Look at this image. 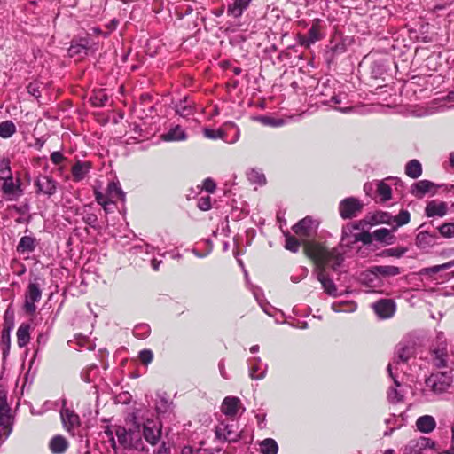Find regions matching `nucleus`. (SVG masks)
<instances>
[{
    "label": "nucleus",
    "instance_id": "f257e3e1",
    "mask_svg": "<svg viewBox=\"0 0 454 454\" xmlns=\"http://www.w3.org/2000/svg\"><path fill=\"white\" fill-rule=\"evenodd\" d=\"M305 253L315 261L317 266V278L321 283L325 292L330 296H337V286L326 276L325 267L336 270L344 260L342 254L337 248L328 249L315 242H308L305 245Z\"/></svg>",
    "mask_w": 454,
    "mask_h": 454
},
{
    "label": "nucleus",
    "instance_id": "f03ea898",
    "mask_svg": "<svg viewBox=\"0 0 454 454\" xmlns=\"http://www.w3.org/2000/svg\"><path fill=\"white\" fill-rule=\"evenodd\" d=\"M133 427L126 428L117 426L114 428V434L119 444L125 450H134L143 451L145 450L141 434V425L137 421V417H133Z\"/></svg>",
    "mask_w": 454,
    "mask_h": 454
},
{
    "label": "nucleus",
    "instance_id": "7ed1b4c3",
    "mask_svg": "<svg viewBox=\"0 0 454 454\" xmlns=\"http://www.w3.org/2000/svg\"><path fill=\"white\" fill-rule=\"evenodd\" d=\"M453 382V377L450 372H439L432 373L426 380V387L435 395H441L448 391Z\"/></svg>",
    "mask_w": 454,
    "mask_h": 454
},
{
    "label": "nucleus",
    "instance_id": "20e7f679",
    "mask_svg": "<svg viewBox=\"0 0 454 454\" xmlns=\"http://www.w3.org/2000/svg\"><path fill=\"white\" fill-rule=\"evenodd\" d=\"M42 297V290L38 284L29 283L26 295L24 309L27 313L33 314L36 309L35 302L39 301Z\"/></svg>",
    "mask_w": 454,
    "mask_h": 454
},
{
    "label": "nucleus",
    "instance_id": "39448f33",
    "mask_svg": "<svg viewBox=\"0 0 454 454\" xmlns=\"http://www.w3.org/2000/svg\"><path fill=\"white\" fill-rule=\"evenodd\" d=\"M363 208L360 201L353 197L347 198L340 201L339 206L340 215L343 219L355 217Z\"/></svg>",
    "mask_w": 454,
    "mask_h": 454
},
{
    "label": "nucleus",
    "instance_id": "423d86ee",
    "mask_svg": "<svg viewBox=\"0 0 454 454\" xmlns=\"http://www.w3.org/2000/svg\"><path fill=\"white\" fill-rule=\"evenodd\" d=\"M434 446L435 442L433 440L421 436L409 442L405 446L404 454H423V450L433 449Z\"/></svg>",
    "mask_w": 454,
    "mask_h": 454
},
{
    "label": "nucleus",
    "instance_id": "0eeeda50",
    "mask_svg": "<svg viewBox=\"0 0 454 454\" xmlns=\"http://www.w3.org/2000/svg\"><path fill=\"white\" fill-rule=\"evenodd\" d=\"M66 404V399H62L63 408L60 411L62 424L69 433L74 434V430L80 426V418L74 411L65 408Z\"/></svg>",
    "mask_w": 454,
    "mask_h": 454
},
{
    "label": "nucleus",
    "instance_id": "6e6552de",
    "mask_svg": "<svg viewBox=\"0 0 454 454\" xmlns=\"http://www.w3.org/2000/svg\"><path fill=\"white\" fill-rule=\"evenodd\" d=\"M141 434L148 443L155 445L158 442L161 433L154 420L147 419L143 423Z\"/></svg>",
    "mask_w": 454,
    "mask_h": 454
},
{
    "label": "nucleus",
    "instance_id": "1a4fd4ad",
    "mask_svg": "<svg viewBox=\"0 0 454 454\" xmlns=\"http://www.w3.org/2000/svg\"><path fill=\"white\" fill-rule=\"evenodd\" d=\"M437 233L419 231L416 235L415 245L419 249L428 250L437 244Z\"/></svg>",
    "mask_w": 454,
    "mask_h": 454
},
{
    "label": "nucleus",
    "instance_id": "9d476101",
    "mask_svg": "<svg viewBox=\"0 0 454 454\" xmlns=\"http://www.w3.org/2000/svg\"><path fill=\"white\" fill-rule=\"evenodd\" d=\"M37 193L52 196L57 191V182L49 176H40L35 183Z\"/></svg>",
    "mask_w": 454,
    "mask_h": 454
},
{
    "label": "nucleus",
    "instance_id": "9b49d317",
    "mask_svg": "<svg viewBox=\"0 0 454 454\" xmlns=\"http://www.w3.org/2000/svg\"><path fill=\"white\" fill-rule=\"evenodd\" d=\"M317 224L311 217H305L293 227V231L300 237L308 238L316 230Z\"/></svg>",
    "mask_w": 454,
    "mask_h": 454
},
{
    "label": "nucleus",
    "instance_id": "f8f14e48",
    "mask_svg": "<svg viewBox=\"0 0 454 454\" xmlns=\"http://www.w3.org/2000/svg\"><path fill=\"white\" fill-rule=\"evenodd\" d=\"M12 417L10 409L5 401L0 402V432L5 435V439L9 436L12 431Z\"/></svg>",
    "mask_w": 454,
    "mask_h": 454
},
{
    "label": "nucleus",
    "instance_id": "ddd939ff",
    "mask_svg": "<svg viewBox=\"0 0 454 454\" xmlns=\"http://www.w3.org/2000/svg\"><path fill=\"white\" fill-rule=\"evenodd\" d=\"M372 307L375 313L381 318H389L395 311V304L392 300H380Z\"/></svg>",
    "mask_w": 454,
    "mask_h": 454
},
{
    "label": "nucleus",
    "instance_id": "4468645a",
    "mask_svg": "<svg viewBox=\"0 0 454 454\" xmlns=\"http://www.w3.org/2000/svg\"><path fill=\"white\" fill-rule=\"evenodd\" d=\"M394 364L395 362L389 363L387 366V372L395 383V387H390L387 391V399L390 403H395L403 401V395L397 389V387H400V383L398 382L396 376L393 372Z\"/></svg>",
    "mask_w": 454,
    "mask_h": 454
},
{
    "label": "nucleus",
    "instance_id": "2eb2a0df",
    "mask_svg": "<svg viewBox=\"0 0 454 454\" xmlns=\"http://www.w3.org/2000/svg\"><path fill=\"white\" fill-rule=\"evenodd\" d=\"M447 203L443 201L431 200L425 208V214L427 217H442L447 214Z\"/></svg>",
    "mask_w": 454,
    "mask_h": 454
},
{
    "label": "nucleus",
    "instance_id": "dca6fc26",
    "mask_svg": "<svg viewBox=\"0 0 454 454\" xmlns=\"http://www.w3.org/2000/svg\"><path fill=\"white\" fill-rule=\"evenodd\" d=\"M240 407L241 403L238 397L227 396L223 401L221 410L226 416L234 417L238 414Z\"/></svg>",
    "mask_w": 454,
    "mask_h": 454
},
{
    "label": "nucleus",
    "instance_id": "f3484780",
    "mask_svg": "<svg viewBox=\"0 0 454 454\" xmlns=\"http://www.w3.org/2000/svg\"><path fill=\"white\" fill-rule=\"evenodd\" d=\"M249 376L252 380H262L265 377L267 365L263 364L259 357L248 361Z\"/></svg>",
    "mask_w": 454,
    "mask_h": 454
},
{
    "label": "nucleus",
    "instance_id": "a211bd4d",
    "mask_svg": "<svg viewBox=\"0 0 454 454\" xmlns=\"http://www.w3.org/2000/svg\"><path fill=\"white\" fill-rule=\"evenodd\" d=\"M215 434L217 438L227 442H237L239 440V434L232 429L231 425H219L215 429Z\"/></svg>",
    "mask_w": 454,
    "mask_h": 454
},
{
    "label": "nucleus",
    "instance_id": "6ab92c4d",
    "mask_svg": "<svg viewBox=\"0 0 454 454\" xmlns=\"http://www.w3.org/2000/svg\"><path fill=\"white\" fill-rule=\"evenodd\" d=\"M417 429L424 434L433 432L436 427V421L433 416H420L416 420Z\"/></svg>",
    "mask_w": 454,
    "mask_h": 454
},
{
    "label": "nucleus",
    "instance_id": "aec40b11",
    "mask_svg": "<svg viewBox=\"0 0 454 454\" xmlns=\"http://www.w3.org/2000/svg\"><path fill=\"white\" fill-rule=\"evenodd\" d=\"M433 361L437 367H445L447 365V347L444 342H442L438 347L433 349Z\"/></svg>",
    "mask_w": 454,
    "mask_h": 454
},
{
    "label": "nucleus",
    "instance_id": "412c9836",
    "mask_svg": "<svg viewBox=\"0 0 454 454\" xmlns=\"http://www.w3.org/2000/svg\"><path fill=\"white\" fill-rule=\"evenodd\" d=\"M91 168L90 161L78 160L72 168V175L74 181H81L84 179Z\"/></svg>",
    "mask_w": 454,
    "mask_h": 454
},
{
    "label": "nucleus",
    "instance_id": "4be33fe9",
    "mask_svg": "<svg viewBox=\"0 0 454 454\" xmlns=\"http://www.w3.org/2000/svg\"><path fill=\"white\" fill-rule=\"evenodd\" d=\"M320 20H317L313 22L311 27L309 29L308 37L304 38L301 43V45L309 47L310 44L315 43L322 38L320 34Z\"/></svg>",
    "mask_w": 454,
    "mask_h": 454
},
{
    "label": "nucleus",
    "instance_id": "5701e85b",
    "mask_svg": "<svg viewBox=\"0 0 454 454\" xmlns=\"http://www.w3.org/2000/svg\"><path fill=\"white\" fill-rule=\"evenodd\" d=\"M434 186V183L428 180H420L412 184L411 192L418 198H422Z\"/></svg>",
    "mask_w": 454,
    "mask_h": 454
},
{
    "label": "nucleus",
    "instance_id": "b1692460",
    "mask_svg": "<svg viewBox=\"0 0 454 454\" xmlns=\"http://www.w3.org/2000/svg\"><path fill=\"white\" fill-rule=\"evenodd\" d=\"M68 447V442L61 435L54 436L49 443V448L53 454H62Z\"/></svg>",
    "mask_w": 454,
    "mask_h": 454
},
{
    "label": "nucleus",
    "instance_id": "393cba45",
    "mask_svg": "<svg viewBox=\"0 0 454 454\" xmlns=\"http://www.w3.org/2000/svg\"><path fill=\"white\" fill-rule=\"evenodd\" d=\"M193 102L189 100L187 98L180 100L176 105V113L181 117L187 118L193 114Z\"/></svg>",
    "mask_w": 454,
    "mask_h": 454
},
{
    "label": "nucleus",
    "instance_id": "a878e982",
    "mask_svg": "<svg viewBox=\"0 0 454 454\" xmlns=\"http://www.w3.org/2000/svg\"><path fill=\"white\" fill-rule=\"evenodd\" d=\"M251 0H235L228 6L227 12L234 18H239L243 12L248 7Z\"/></svg>",
    "mask_w": 454,
    "mask_h": 454
},
{
    "label": "nucleus",
    "instance_id": "bb28decb",
    "mask_svg": "<svg viewBox=\"0 0 454 454\" xmlns=\"http://www.w3.org/2000/svg\"><path fill=\"white\" fill-rule=\"evenodd\" d=\"M355 230L356 229L351 223H348L342 228L340 240L341 247H350L353 244H355V241L353 240L354 238H356V233H353Z\"/></svg>",
    "mask_w": 454,
    "mask_h": 454
},
{
    "label": "nucleus",
    "instance_id": "cd10ccee",
    "mask_svg": "<svg viewBox=\"0 0 454 454\" xmlns=\"http://www.w3.org/2000/svg\"><path fill=\"white\" fill-rule=\"evenodd\" d=\"M17 343L20 348H23L30 341V325L21 324L17 330Z\"/></svg>",
    "mask_w": 454,
    "mask_h": 454
},
{
    "label": "nucleus",
    "instance_id": "c85d7f7f",
    "mask_svg": "<svg viewBox=\"0 0 454 454\" xmlns=\"http://www.w3.org/2000/svg\"><path fill=\"white\" fill-rule=\"evenodd\" d=\"M162 138L165 141H183L187 138V136L181 126L176 125L170 129L166 134H163Z\"/></svg>",
    "mask_w": 454,
    "mask_h": 454
},
{
    "label": "nucleus",
    "instance_id": "c756f323",
    "mask_svg": "<svg viewBox=\"0 0 454 454\" xmlns=\"http://www.w3.org/2000/svg\"><path fill=\"white\" fill-rule=\"evenodd\" d=\"M413 350L411 347L403 345L400 343L397 346L396 349V355H397V360L395 359L392 363L394 364V369H396V365L399 364V362L405 363L409 360V358L412 356Z\"/></svg>",
    "mask_w": 454,
    "mask_h": 454
},
{
    "label": "nucleus",
    "instance_id": "7c9ffc66",
    "mask_svg": "<svg viewBox=\"0 0 454 454\" xmlns=\"http://www.w3.org/2000/svg\"><path fill=\"white\" fill-rule=\"evenodd\" d=\"M373 238L380 242L387 245L394 244L395 237L391 233L390 230L387 228H380L372 232Z\"/></svg>",
    "mask_w": 454,
    "mask_h": 454
},
{
    "label": "nucleus",
    "instance_id": "2f4dec72",
    "mask_svg": "<svg viewBox=\"0 0 454 454\" xmlns=\"http://www.w3.org/2000/svg\"><path fill=\"white\" fill-rule=\"evenodd\" d=\"M372 272L383 277H390L399 275L401 270L396 266L392 265H377L372 268Z\"/></svg>",
    "mask_w": 454,
    "mask_h": 454
},
{
    "label": "nucleus",
    "instance_id": "473e14b6",
    "mask_svg": "<svg viewBox=\"0 0 454 454\" xmlns=\"http://www.w3.org/2000/svg\"><path fill=\"white\" fill-rule=\"evenodd\" d=\"M107 194L109 197V200L114 201V200H120L121 201H124L125 193L121 190L119 183H116V182L109 183V184L107 186Z\"/></svg>",
    "mask_w": 454,
    "mask_h": 454
},
{
    "label": "nucleus",
    "instance_id": "72a5a7b5",
    "mask_svg": "<svg viewBox=\"0 0 454 454\" xmlns=\"http://www.w3.org/2000/svg\"><path fill=\"white\" fill-rule=\"evenodd\" d=\"M260 452L262 454H278V445L272 438L264 439L260 442Z\"/></svg>",
    "mask_w": 454,
    "mask_h": 454
},
{
    "label": "nucleus",
    "instance_id": "f704fd0d",
    "mask_svg": "<svg viewBox=\"0 0 454 454\" xmlns=\"http://www.w3.org/2000/svg\"><path fill=\"white\" fill-rule=\"evenodd\" d=\"M405 173L411 178H418L422 174V167L419 160H411L405 167Z\"/></svg>",
    "mask_w": 454,
    "mask_h": 454
},
{
    "label": "nucleus",
    "instance_id": "c9c22d12",
    "mask_svg": "<svg viewBox=\"0 0 454 454\" xmlns=\"http://www.w3.org/2000/svg\"><path fill=\"white\" fill-rule=\"evenodd\" d=\"M11 331L12 327H4L1 331V340L0 344L2 346L3 356H6L10 350L11 346Z\"/></svg>",
    "mask_w": 454,
    "mask_h": 454
},
{
    "label": "nucleus",
    "instance_id": "e433bc0d",
    "mask_svg": "<svg viewBox=\"0 0 454 454\" xmlns=\"http://www.w3.org/2000/svg\"><path fill=\"white\" fill-rule=\"evenodd\" d=\"M35 248V239L29 236H24L20 239L18 245V251L20 252H32Z\"/></svg>",
    "mask_w": 454,
    "mask_h": 454
},
{
    "label": "nucleus",
    "instance_id": "4c0bfd02",
    "mask_svg": "<svg viewBox=\"0 0 454 454\" xmlns=\"http://www.w3.org/2000/svg\"><path fill=\"white\" fill-rule=\"evenodd\" d=\"M368 217V221L370 222L371 225H376L379 223H387L390 221L391 215L387 213H382V212H377L373 214H368L366 215Z\"/></svg>",
    "mask_w": 454,
    "mask_h": 454
},
{
    "label": "nucleus",
    "instance_id": "58836bf2",
    "mask_svg": "<svg viewBox=\"0 0 454 454\" xmlns=\"http://www.w3.org/2000/svg\"><path fill=\"white\" fill-rule=\"evenodd\" d=\"M16 132V126L12 121L0 122V137L9 138Z\"/></svg>",
    "mask_w": 454,
    "mask_h": 454
},
{
    "label": "nucleus",
    "instance_id": "ea45409f",
    "mask_svg": "<svg viewBox=\"0 0 454 454\" xmlns=\"http://www.w3.org/2000/svg\"><path fill=\"white\" fill-rule=\"evenodd\" d=\"M4 181L2 184V192L4 194L7 196H13L17 189L20 188V185H16L13 182L12 175L8 178H2Z\"/></svg>",
    "mask_w": 454,
    "mask_h": 454
},
{
    "label": "nucleus",
    "instance_id": "a19ab883",
    "mask_svg": "<svg viewBox=\"0 0 454 454\" xmlns=\"http://www.w3.org/2000/svg\"><path fill=\"white\" fill-rule=\"evenodd\" d=\"M385 423L388 427V430L384 432V436H390L395 429L400 428L403 426V423L399 421L398 418L395 414L385 419Z\"/></svg>",
    "mask_w": 454,
    "mask_h": 454
},
{
    "label": "nucleus",
    "instance_id": "79ce46f5",
    "mask_svg": "<svg viewBox=\"0 0 454 454\" xmlns=\"http://www.w3.org/2000/svg\"><path fill=\"white\" fill-rule=\"evenodd\" d=\"M377 192L382 201H387L392 197L391 187L383 181L377 184Z\"/></svg>",
    "mask_w": 454,
    "mask_h": 454
},
{
    "label": "nucleus",
    "instance_id": "37998d69",
    "mask_svg": "<svg viewBox=\"0 0 454 454\" xmlns=\"http://www.w3.org/2000/svg\"><path fill=\"white\" fill-rule=\"evenodd\" d=\"M407 252L405 247H393L383 250L379 255L384 257L400 258Z\"/></svg>",
    "mask_w": 454,
    "mask_h": 454
},
{
    "label": "nucleus",
    "instance_id": "c03bdc74",
    "mask_svg": "<svg viewBox=\"0 0 454 454\" xmlns=\"http://www.w3.org/2000/svg\"><path fill=\"white\" fill-rule=\"evenodd\" d=\"M12 175L10 160L8 158L0 159V179L11 177Z\"/></svg>",
    "mask_w": 454,
    "mask_h": 454
},
{
    "label": "nucleus",
    "instance_id": "a18cd8bd",
    "mask_svg": "<svg viewBox=\"0 0 454 454\" xmlns=\"http://www.w3.org/2000/svg\"><path fill=\"white\" fill-rule=\"evenodd\" d=\"M453 266H454V259L446 263L426 268L423 270V271L427 274H435L442 270H449V269L452 268Z\"/></svg>",
    "mask_w": 454,
    "mask_h": 454
},
{
    "label": "nucleus",
    "instance_id": "49530a36",
    "mask_svg": "<svg viewBox=\"0 0 454 454\" xmlns=\"http://www.w3.org/2000/svg\"><path fill=\"white\" fill-rule=\"evenodd\" d=\"M439 233L444 238L454 237V223H446L438 227Z\"/></svg>",
    "mask_w": 454,
    "mask_h": 454
},
{
    "label": "nucleus",
    "instance_id": "de8ad7c7",
    "mask_svg": "<svg viewBox=\"0 0 454 454\" xmlns=\"http://www.w3.org/2000/svg\"><path fill=\"white\" fill-rule=\"evenodd\" d=\"M248 179L251 183L257 184H264L266 183V178L264 175L259 171L252 169L247 174Z\"/></svg>",
    "mask_w": 454,
    "mask_h": 454
},
{
    "label": "nucleus",
    "instance_id": "09e8293b",
    "mask_svg": "<svg viewBox=\"0 0 454 454\" xmlns=\"http://www.w3.org/2000/svg\"><path fill=\"white\" fill-rule=\"evenodd\" d=\"M258 121L266 126L279 127L284 124V121L281 119H275L270 116H260Z\"/></svg>",
    "mask_w": 454,
    "mask_h": 454
},
{
    "label": "nucleus",
    "instance_id": "8fccbe9b",
    "mask_svg": "<svg viewBox=\"0 0 454 454\" xmlns=\"http://www.w3.org/2000/svg\"><path fill=\"white\" fill-rule=\"evenodd\" d=\"M285 247L287 250L295 253L299 250L300 242L296 238L290 235H286Z\"/></svg>",
    "mask_w": 454,
    "mask_h": 454
},
{
    "label": "nucleus",
    "instance_id": "3c124183",
    "mask_svg": "<svg viewBox=\"0 0 454 454\" xmlns=\"http://www.w3.org/2000/svg\"><path fill=\"white\" fill-rule=\"evenodd\" d=\"M410 213L407 210H401L400 213L394 217L396 226H403L410 222Z\"/></svg>",
    "mask_w": 454,
    "mask_h": 454
},
{
    "label": "nucleus",
    "instance_id": "603ef678",
    "mask_svg": "<svg viewBox=\"0 0 454 454\" xmlns=\"http://www.w3.org/2000/svg\"><path fill=\"white\" fill-rule=\"evenodd\" d=\"M372 233H370L368 231H362L359 233H356V238H354L353 240L355 243L361 241L364 245H369L372 242Z\"/></svg>",
    "mask_w": 454,
    "mask_h": 454
},
{
    "label": "nucleus",
    "instance_id": "864d4df0",
    "mask_svg": "<svg viewBox=\"0 0 454 454\" xmlns=\"http://www.w3.org/2000/svg\"><path fill=\"white\" fill-rule=\"evenodd\" d=\"M203 134L207 138L217 139L223 138L224 133L221 129H204Z\"/></svg>",
    "mask_w": 454,
    "mask_h": 454
},
{
    "label": "nucleus",
    "instance_id": "5fc2aeb1",
    "mask_svg": "<svg viewBox=\"0 0 454 454\" xmlns=\"http://www.w3.org/2000/svg\"><path fill=\"white\" fill-rule=\"evenodd\" d=\"M197 206L200 210L207 211L211 208V198L209 195L200 197L198 200Z\"/></svg>",
    "mask_w": 454,
    "mask_h": 454
},
{
    "label": "nucleus",
    "instance_id": "6e6d98bb",
    "mask_svg": "<svg viewBox=\"0 0 454 454\" xmlns=\"http://www.w3.org/2000/svg\"><path fill=\"white\" fill-rule=\"evenodd\" d=\"M149 326L146 325L137 326L134 329V335L139 339H145L149 334Z\"/></svg>",
    "mask_w": 454,
    "mask_h": 454
},
{
    "label": "nucleus",
    "instance_id": "4d7b16f0",
    "mask_svg": "<svg viewBox=\"0 0 454 454\" xmlns=\"http://www.w3.org/2000/svg\"><path fill=\"white\" fill-rule=\"evenodd\" d=\"M96 200H97V202L98 204H100L106 211L108 210L107 206L110 203H113V200H109L108 194L104 195V194H101L100 192L96 193Z\"/></svg>",
    "mask_w": 454,
    "mask_h": 454
},
{
    "label": "nucleus",
    "instance_id": "13d9d810",
    "mask_svg": "<svg viewBox=\"0 0 454 454\" xmlns=\"http://www.w3.org/2000/svg\"><path fill=\"white\" fill-rule=\"evenodd\" d=\"M108 100L107 96L102 92L99 91L95 97L92 98V103L96 106H103L106 102Z\"/></svg>",
    "mask_w": 454,
    "mask_h": 454
},
{
    "label": "nucleus",
    "instance_id": "bf43d9fd",
    "mask_svg": "<svg viewBox=\"0 0 454 454\" xmlns=\"http://www.w3.org/2000/svg\"><path fill=\"white\" fill-rule=\"evenodd\" d=\"M202 188L207 192L213 193L215 191L216 184L212 178L207 177L203 181Z\"/></svg>",
    "mask_w": 454,
    "mask_h": 454
},
{
    "label": "nucleus",
    "instance_id": "052dcab7",
    "mask_svg": "<svg viewBox=\"0 0 454 454\" xmlns=\"http://www.w3.org/2000/svg\"><path fill=\"white\" fill-rule=\"evenodd\" d=\"M153 357V352L149 349H144L139 353V359L144 364H148Z\"/></svg>",
    "mask_w": 454,
    "mask_h": 454
},
{
    "label": "nucleus",
    "instance_id": "680f3d73",
    "mask_svg": "<svg viewBox=\"0 0 454 454\" xmlns=\"http://www.w3.org/2000/svg\"><path fill=\"white\" fill-rule=\"evenodd\" d=\"M368 220L369 219H368L367 215H365L364 218H363L359 221L353 222L351 223L353 224V226L355 227L356 230L364 231L366 228H369L372 226Z\"/></svg>",
    "mask_w": 454,
    "mask_h": 454
},
{
    "label": "nucleus",
    "instance_id": "e2e57ef3",
    "mask_svg": "<svg viewBox=\"0 0 454 454\" xmlns=\"http://www.w3.org/2000/svg\"><path fill=\"white\" fill-rule=\"evenodd\" d=\"M83 221L94 229H97L98 217L95 214L89 213L83 216Z\"/></svg>",
    "mask_w": 454,
    "mask_h": 454
},
{
    "label": "nucleus",
    "instance_id": "0e129e2a",
    "mask_svg": "<svg viewBox=\"0 0 454 454\" xmlns=\"http://www.w3.org/2000/svg\"><path fill=\"white\" fill-rule=\"evenodd\" d=\"M27 92L35 97V98H39L40 97V91H39V86L36 82H31L28 84L27 86Z\"/></svg>",
    "mask_w": 454,
    "mask_h": 454
},
{
    "label": "nucleus",
    "instance_id": "69168bd1",
    "mask_svg": "<svg viewBox=\"0 0 454 454\" xmlns=\"http://www.w3.org/2000/svg\"><path fill=\"white\" fill-rule=\"evenodd\" d=\"M64 160L65 157L60 152L56 151L51 154V160L55 165L60 164Z\"/></svg>",
    "mask_w": 454,
    "mask_h": 454
},
{
    "label": "nucleus",
    "instance_id": "338daca9",
    "mask_svg": "<svg viewBox=\"0 0 454 454\" xmlns=\"http://www.w3.org/2000/svg\"><path fill=\"white\" fill-rule=\"evenodd\" d=\"M446 454H454V424L451 427V446L446 451Z\"/></svg>",
    "mask_w": 454,
    "mask_h": 454
},
{
    "label": "nucleus",
    "instance_id": "774afa93",
    "mask_svg": "<svg viewBox=\"0 0 454 454\" xmlns=\"http://www.w3.org/2000/svg\"><path fill=\"white\" fill-rule=\"evenodd\" d=\"M338 111L343 113V114H348L354 110V107L352 106H347V107H338L336 108Z\"/></svg>",
    "mask_w": 454,
    "mask_h": 454
}]
</instances>
